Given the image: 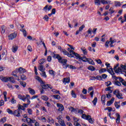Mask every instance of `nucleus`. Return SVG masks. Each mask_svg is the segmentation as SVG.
Wrapping results in <instances>:
<instances>
[{"label":"nucleus","mask_w":126,"mask_h":126,"mask_svg":"<svg viewBox=\"0 0 126 126\" xmlns=\"http://www.w3.org/2000/svg\"><path fill=\"white\" fill-rule=\"evenodd\" d=\"M18 110H22L23 111H25V107L24 106L21 105L20 104L18 105Z\"/></svg>","instance_id":"cd10ccee"},{"label":"nucleus","mask_w":126,"mask_h":126,"mask_svg":"<svg viewBox=\"0 0 126 126\" xmlns=\"http://www.w3.org/2000/svg\"><path fill=\"white\" fill-rule=\"evenodd\" d=\"M5 122H6V117H3L0 120V123H2V124H4Z\"/></svg>","instance_id":"79ce46f5"},{"label":"nucleus","mask_w":126,"mask_h":126,"mask_svg":"<svg viewBox=\"0 0 126 126\" xmlns=\"http://www.w3.org/2000/svg\"><path fill=\"white\" fill-rule=\"evenodd\" d=\"M81 50L82 51L84 55H87V50H86V48H85V47H81Z\"/></svg>","instance_id":"c85d7f7f"},{"label":"nucleus","mask_w":126,"mask_h":126,"mask_svg":"<svg viewBox=\"0 0 126 126\" xmlns=\"http://www.w3.org/2000/svg\"><path fill=\"white\" fill-rule=\"evenodd\" d=\"M111 89H112V87H108L105 89V91H109V93H112L113 91H112Z\"/></svg>","instance_id":"f704fd0d"},{"label":"nucleus","mask_w":126,"mask_h":126,"mask_svg":"<svg viewBox=\"0 0 126 126\" xmlns=\"http://www.w3.org/2000/svg\"><path fill=\"white\" fill-rule=\"evenodd\" d=\"M85 28V26L84 25H82L79 28V30L80 32H81V31H82V30H83V29Z\"/></svg>","instance_id":"5fc2aeb1"},{"label":"nucleus","mask_w":126,"mask_h":126,"mask_svg":"<svg viewBox=\"0 0 126 126\" xmlns=\"http://www.w3.org/2000/svg\"><path fill=\"white\" fill-rule=\"evenodd\" d=\"M88 121H89V123L91 124H93L94 123V119L91 118V117L88 119Z\"/></svg>","instance_id":"3c124183"},{"label":"nucleus","mask_w":126,"mask_h":126,"mask_svg":"<svg viewBox=\"0 0 126 126\" xmlns=\"http://www.w3.org/2000/svg\"><path fill=\"white\" fill-rule=\"evenodd\" d=\"M17 50H18V46L16 45L13 46V47L12 48V51L13 53H16L17 51Z\"/></svg>","instance_id":"5701e85b"},{"label":"nucleus","mask_w":126,"mask_h":126,"mask_svg":"<svg viewBox=\"0 0 126 126\" xmlns=\"http://www.w3.org/2000/svg\"><path fill=\"white\" fill-rule=\"evenodd\" d=\"M35 79L38 80L40 83V85L42 89H48V88H50V89H53V87L51 86L50 84H45V83L42 80V79L38 76H36Z\"/></svg>","instance_id":"7ed1b4c3"},{"label":"nucleus","mask_w":126,"mask_h":126,"mask_svg":"<svg viewBox=\"0 0 126 126\" xmlns=\"http://www.w3.org/2000/svg\"><path fill=\"white\" fill-rule=\"evenodd\" d=\"M51 97L54 98V99H56V100H60V99H61V96L59 94H52L51 95Z\"/></svg>","instance_id":"4be33fe9"},{"label":"nucleus","mask_w":126,"mask_h":126,"mask_svg":"<svg viewBox=\"0 0 126 126\" xmlns=\"http://www.w3.org/2000/svg\"><path fill=\"white\" fill-rule=\"evenodd\" d=\"M43 19H45V20L47 22L49 21V17L46 15L45 16H44V17H43Z\"/></svg>","instance_id":"0e129e2a"},{"label":"nucleus","mask_w":126,"mask_h":126,"mask_svg":"<svg viewBox=\"0 0 126 126\" xmlns=\"http://www.w3.org/2000/svg\"><path fill=\"white\" fill-rule=\"evenodd\" d=\"M69 111H71V113H76V109L73 108V107L70 106L68 107Z\"/></svg>","instance_id":"393cba45"},{"label":"nucleus","mask_w":126,"mask_h":126,"mask_svg":"<svg viewBox=\"0 0 126 126\" xmlns=\"http://www.w3.org/2000/svg\"><path fill=\"white\" fill-rule=\"evenodd\" d=\"M28 51H29V52H32L33 51V49H32V47L31 46V45H28L27 47Z\"/></svg>","instance_id":"8fccbe9b"},{"label":"nucleus","mask_w":126,"mask_h":126,"mask_svg":"<svg viewBox=\"0 0 126 126\" xmlns=\"http://www.w3.org/2000/svg\"><path fill=\"white\" fill-rule=\"evenodd\" d=\"M94 3L96 5H101V0H95Z\"/></svg>","instance_id":"e433bc0d"},{"label":"nucleus","mask_w":126,"mask_h":126,"mask_svg":"<svg viewBox=\"0 0 126 126\" xmlns=\"http://www.w3.org/2000/svg\"><path fill=\"white\" fill-rule=\"evenodd\" d=\"M116 116L117 117V118L116 119V124H120V122H121V116L118 113L116 114Z\"/></svg>","instance_id":"a211bd4d"},{"label":"nucleus","mask_w":126,"mask_h":126,"mask_svg":"<svg viewBox=\"0 0 126 126\" xmlns=\"http://www.w3.org/2000/svg\"><path fill=\"white\" fill-rule=\"evenodd\" d=\"M113 94L115 95L118 99H124L123 97V94L120 93V91H119V90H115L113 92Z\"/></svg>","instance_id":"20e7f679"},{"label":"nucleus","mask_w":126,"mask_h":126,"mask_svg":"<svg viewBox=\"0 0 126 126\" xmlns=\"http://www.w3.org/2000/svg\"><path fill=\"white\" fill-rule=\"evenodd\" d=\"M16 70L18 71L19 73H25L26 72V69L23 68V67H21L18 69H16Z\"/></svg>","instance_id":"4468645a"},{"label":"nucleus","mask_w":126,"mask_h":126,"mask_svg":"<svg viewBox=\"0 0 126 126\" xmlns=\"http://www.w3.org/2000/svg\"><path fill=\"white\" fill-rule=\"evenodd\" d=\"M38 69V70H40V71H44V66H43V65H39Z\"/></svg>","instance_id":"473e14b6"},{"label":"nucleus","mask_w":126,"mask_h":126,"mask_svg":"<svg viewBox=\"0 0 126 126\" xmlns=\"http://www.w3.org/2000/svg\"><path fill=\"white\" fill-rule=\"evenodd\" d=\"M49 72L50 74L52 75V76H55V75H56V73H55V71H54L53 70H49Z\"/></svg>","instance_id":"72a5a7b5"},{"label":"nucleus","mask_w":126,"mask_h":126,"mask_svg":"<svg viewBox=\"0 0 126 126\" xmlns=\"http://www.w3.org/2000/svg\"><path fill=\"white\" fill-rule=\"evenodd\" d=\"M109 11H110L109 12L110 14H113V13H114V12H115V11H114V10H113L112 7L110 8Z\"/></svg>","instance_id":"69168bd1"},{"label":"nucleus","mask_w":126,"mask_h":126,"mask_svg":"<svg viewBox=\"0 0 126 126\" xmlns=\"http://www.w3.org/2000/svg\"><path fill=\"white\" fill-rule=\"evenodd\" d=\"M32 112L33 111H32V109H31L30 108L28 109V113L29 115H32Z\"/></svg>","instance_id":"bf43d9fd"},{"label":"nucleus","mask_w":126,"mask_h":126,"mask_svg":"<svg viewBox=\"0 0 126 126\" xmlns=\"http://www.w3.org/2000/svg\"><path fill=\"white\" fill-rule=\"evenodd\" d=\"M17 73H18V71L17 70H16H16L15 71H14L12 72V74L14 76H15L16 77H18L17 76Z\"/></svg>","instance_id":"58836bf2"},{"label":"nucleus","mask_w":126,"mask_h":126,"mask_svg":"<svg viewBox=\"0 0 126 126\" xmlns=\"http://www.w3.org/2000/svg\"><path fill=\"white\" fill-rule=\"evenodd\" d=\"M54 57L58 59L59 63L63 64V68L66 69L69 66V64H67V60L63 59V58L59 54H54Z\"/></svg>","instance_id":"f257e3e1"},{"label":"nucleus","mask_w":126,"mask_h":126,"mask_svg":"<svg viewBox=\"0 0 126 126\" xmlns=\"http://www.w3.org/2000/svg\"><path fill=\"white\" fill-rule=\"evenodd\" d=\"M69 53H71L72 58H73V56H75V57L77 59H79V60L80 59L81 56H79V54L75 53L74 51H69Z\"/></svg>","instance_id":"9d476101"},{"label":"nucleus","mask_w":126,"mask_h":126,"mask_svg":"<svg viewBox=\"0 0 126 126\" xmlns=\"http://www.w3.org/2000/svg\"><path fill=\"white\" fill-rule=\"evenodd\" d=\"M110 42L114 44V43H116V42H117V40L116 39L113 40V38L111 37L110 38Z\"/></svg>","instance_id":"680f3d73"},{"label":"nucleus","mask_w":126,"mask_h":126,"mask_svg":"<svg viewBox=\"0 0 126 126\" xmlns=\"http://www.w3.org/2000/svg\"><path fill=\"white\" fill-rule=\"evenodd\" d=\"M6 27L5 26H2L1 27V34H4L5 33V29Z\"/></svg>","instance_id":"a878e982"},{"label":"nucleus","mask_w":126,"mask_h":126,"mask_svg":"<svg viewBox=\"0 0 126 126\" xmlns=\"http://www.w3.org/2000/svg\"><path fill=\"white\" fill-rule=\"evenodd\" d=\"M57 106L59 108L58 111L60 112H63V110H64V107H63V105L61 103H57Z\"/></svg>","instance_id":"f8f14e48"},{"label":"nucleus","mask_w":126,"mask_h":126,"mask_svg":"<svg viewBox=\"0 0 126 126\" xmlns=\"http://www.w3.org/2000/svg\"><path fill=\"white\" fill-rule=\"evenodd\" d=\"M115 85H117V86H121L122 85V84H121V82H120L119 81H116L115 82Z\"/></svg>","instance_id":"09e8293b"},{"label":"nucleus","mask_w":126,"mask_h":126,"mask_svg":"<svg viewBox=\"0 0 126 126\" xmlns=\"http://www.w3.org/2000/svg\"><path fill=\"white\" fill-rule=\"evenodd\" d=\"M88 70H91L92 71H94L96 70V68L94 66L91 65L88 67Z\"/></svg>","instance_id":"7c9ffc66"},{"label":"nucleus","mask_w":126,"mask_h":126,"mask_svg":"<svg viewBox=\"0 0 126 126\" xmlns=\"http://www.w3.org/2000/svg\"><path fill=\"white\" fill-rule=\"evenodd\" d=\"M21 80H26V79H27V77H26L25 75L22 74L21 76Z\"/></svg>","instance_id":"a19ab883"},{"label":"nucleus","mask_w":126,"mask_h":126,"mask_svg":"<svg viewBox=\"0 0 126 126\" xmlns=\"http://www.w3.org/2000/svg\"><path fill=\"white\" fill-rule=\"evenodd\" d=\"M78 114H80V115H83V113H84V111L81 109H79L77 111Z\"/></svg>","instance_id":"6e6d98bb"},{"label":"nucleus","mask_w":126,"mask_h":126,"mask_svg":"<svg viewBox=\"0 0 126 126\" xmlns=\"http://www.w3.org/2000/svg\"><path fill=\"white\" fill-rule=\"evenodd\" d=\"M18 98L19 99H20V100H22L24 102H25L26 101V99H30V95L29 94H27L26 96L25 95H22L21 94H19L18 95Z\"/></svg>","instance_id":"39448f33"},{"label":"nucleus","mask_w":126,"mask_h":126,"mask_svg":"<svg viewBox=\"0 0 126 126\" xmlns=\"http://www.w3.org/2000/svg\"><path fill=\"white\" fill-rule=\"evenodd\" d=\"M107 69L106 68H102L99 70V73H103V72H106Z\"/></svg>","instance_id":"a18cd8bd"},{"label":"nucleus","mask_w":126,"mask_h":126,"mask_svg":"<svg viewBox=\"0 0 126 126\" xmlns=\"http://www.w3.org/2000/svg\"><path fill=\"white\" fill-rule=\"evenodd\" d=\"M114 101H115V98H112L110 101L107 102V103L106 104V106L107 107L111 106V105H112V104H113L114 103Z\"/></svg>","instance_id":"6ab92c4d"},{"label":"nucleus","mask_w":126,"mask_h":126,"mask_svg":"<svg viewBox=\"0 0 126 126\" xmlns=\"http://www.w3.org/2000/svg\"><path fill=\"white\" fill-rule=\"evenodd\" d=\"M71 95L73 97V98H76V94H75L74 91H71Z\"/></svg>","instance_id":"c03bdc74"},{"label":"nucleus","mask_w":126,"mask_h":126,"mask_svg":"<svg viewBox=\"0 0 126 126\" xmlns=\"http://www.w3.org/2000/svg\"><path fill=\"white\" fill-rule=\"evenodd\" d=\"M91 91H92V92L90 93V94L91 95V98H93V94H94V91H93V88L92 87L89 88L88 91V93H89Z\"/></svg>","instance_id":"f3484780"},{"label":"nucleus","mask_w":126,"mask_h":126,"mask_svg":"<svg viewBox=\"0 0 126 126\" xmlns=\"http://www.w3.org/2000/svg\"><path fill=\"white\" fill-rule=\"evenodd\" d=\"M47 119V123H49V124H55V120H54V119L52 118V117L48 116Z\"/></svg>","instance_id":"2eb2a0df"},{"label":"nucleus","mask_w":126,"mask_h":126,"mask_svg":"<svg viewBox=\"0 0 126 126\" xmlns=\"http://www.w3.org/2000/svg\"><path fill=\"white\" fill-rule=\"evenodd\" d=\"M29 90L30 94H31L32 95H34L35 94V90H34L33 89H31V88H29Z\"/></svg>","instance_id":"c756f323"},{"label":"nucleus","mask_w":126,"mask_h":126,"mask_svg":"<svg viewBox=\"0 0 126 126\" xmlns=\"http://www.w3.org/2000/svg\"><path fill=\"white\" fill-rule=\"evenodd\" d=\"M13 115H14V116H15L16 117H18L21 116L20 115V112H19V110L18 109L15 110L13 112Z\"/></svg>","instance_id":"dca6fc26"},{"label":"nucleus","mask_w":126,"mask_h":126,"mask_svg":"<svg viewBox=\"0 0 126 126\" xmlns=\"http://www.w3.org/2000/svg\"><path fill=\"white\" fill-rule=\"evenodd\" d=\"M0 79L3 82H7V81H9V80H10V79H11V77L6 78L5 77H3V76L0 75Z\"/></svg>","instance_id":"9b49d317"},{"label":"nucleus","mask_w":126,"mask_h":126,"mask_svg":"<svg viewBox=\"0 0 126 126\" xmlns=\"http://www.w3.org/2000/svg\"><path fill=\"white\" fill-rule=\"evenodd\" d=\"M17 36V32H14L13 33H11L9 35H8V40H13L15 38H16Z\"/></svg>","instance_id":"0eeeda50"},{"label":"nucleus","mask_w":126,"mask_h":126,"mask_svg":"<svg viewBox=\"0 0 126 126\" xmlns=\"http://www.w3.org/2000/svg\"><path fill=\"white\" fill-rule=\"evenodd\" d=\"M41 122H43V123H46V122H47V119H46V118L43 116H41Z\"/></svg>","instance_id":"de8ad7c7"},{"label":"nucleus","mask_w":126,"mask_h":126,"mask_svg":"<svg viewBox=\"0 0 126 126\" xmlns=\"http://www.w3.org/2000/svg\"><path fill=\"white\" fill-rule=\"evenodd\" d=\"M112 85V83L111 82V81H108L105 82V85H106V86H107V87L108 86H110V85Z\"/></svg>","instance_id":"052dcab7"},{"label":"nucleus","mask_w":126,"mask_h":126,"mask_svg":"<svg viewBox=\"0 0 126 126\" xmlns=\"http://www.w3.org/2000/svg\"><path fill=\"white\" fill-rule=\"evenodd\" d=\"M90 80H95L96 79L97 80H102V76H91L90 78Z\"/></svg>","instance_id":"ddd939ff"},{"label":"nucleus","mask_w":126,"mask_h":126,"mask_svg":"<svg viewBox=\"0 0 126 126\" xmlns=\"http://www.w3.org/2000/svg\"><path fill=\"white\" fill-rule=\"evenodd\" d=\"M41 75L43 76V77H47V75L46 74V72L45 71H42V73L41 74Z\"/></svg>","instance_id":"4d7b16f0"},{"label":"nucleus","mask_w":126,"mask_h":126,"mask_svg":"<svg viewBox=\"0 0 126 126\" xmlns=\"http://www.w3.org/2000/svg\"><path fill=\"white\" fill-rule=\"evenodd\" d=\"M20 84L23 86V87H26V83L25 82H20Z\"/></svg>","instance_id":"13d9d810"},{"label":"nucleus","mask_w":126,"mask_h":126,"mask_svg":"<svg viewBox=\"0 0 126 126\" xmlns=\"http://www.w3.org/2000/svg\"><path fill=\"white\" fill-rule=\"evenodd\" d=\"M114 105H115V108H116V109H119V108H120V107H121V105L118 104V102H115L114 103Z\"/></svg>","instance_id":"603ef678"},{"label":"nucleus","mask_w":126,"mask_h":126,"mask_svg":"<svg viewBox=\"0 0 126 126\" xmlns=\"http://www.w3.org/2000/svg\"><path fill=\"white\" fill-rule=\"evenodd\" d=\"M124 18L125 20H122L121 23H124V22H126V14H125L124 15Z\"/></svg>","instance_id":"774afa93"},{"label":"nucleus","mask_w":126,"mask_h":126,"mask_svg":"<svg viewBox=\"0 0 126 126\" xmlns=\"http://www.w3.org/2000/svg\"><path fill=\"white\" fill-rule=\"evenodd\" d=\"M61 53H63V55H65V56H67L68 58H72V56H71V53H68L67 51L65 50V49H63L61 50Z\"/></svg>","instance_id":"1a4fd4ad"},{"label":"nucleus","mask_w":126,"mask_h":126,"mask_svg":"<svg viewBox=\"0 0 126 126\" xmlns=\"http://www.w3.org/2000/svg\"><path fill=\"white\" fill-rule=\"evenodd\" d=\"M97 100L98 98H97V97H94V99L92 101V103H93L94 106H96Z\"/></svg>","instance_id":"37998d69"},{"label":"nucleus","mask_w":126,"mask_h":126,"mask_svg":"<svg viewBox=\"0 0 126 126\" xmlns=\"http://www.w3.org/2000/svg\"><path fill=\"white\" fill-rule=\"evenodd\" d=\"M21 31H22V32H23L24 37H26V36H27V33L26 32V30H21Z\"/></svg>","instance_id":"864d4df0"},{"label":"nucleus","mask_w":126,"mask_h":126,"mask_svg":"<svg viewBox=\"0 0 126 126\" xmlns=\"http://www.w3.org/2000/svg\"><path fill=\"white\" fill-rule=\"evenodd\" d=\"M95 62H96V63H98V64H102V61L100 59H98L97 60H96Z\"/></svg>","instance_id":"338daca9"},{"label":"nucleus","mask_w":126,"mask_h":126,"mask_svg":"<svg viewBox=\"0 0 126 126\" xmlns=\"http://www.w3.org/2000/svg\"><path fill=\"white\" fill-rule=\"evenodd\" d=\"M45 62H46V60L43 59L38 61L39 64H43V63H44Z\"/></svg>","instance_id":"ea45409f"},{"label":"nucleus","mask_w":126,"mask_h":126,"mask_svg":"<svg viewBox=\"0 0 126 126\" xmlns=\"http://www.w3.org/2000/svg\"><path fill=\"white\" fill-rule=\"evenodd\" d=\"M87 59H88V58H87L85 57H81L80 58V60H81L84 63H86V62H87Z\"/></svg>","instance_id":"4c0bfd02"},{"label":"nucleus","mask_w":126,"mask_h":126,"mask_svg":"<svg viewBox=\"0 0 126 126\" xmlns=\"http://www.w3.org/2000/svg\"><path fill=\"white\" fill-rule=\"evenodd\" d=\"M41 99H42V100H44V101H48L49 100V97L46 95H42L41 96Z\"/></svg>","instance_id":"c9c22d12"},{"label":"nucleus","mask_w":126,"mask_h":126,"mask_svg":"<svg viewBox=\"0 0 126 126\" xmlns=\"http://www.w3.org/2000/svg\"><path fill=\"white\" fill-rule=\"evenodd\" d=\"M101 101L102 104H104V105H105V103H106V95L105 94L102 95Z\"/></svg>","instance_id":"b1692460"},{"label":"nucleus","mask_w":126,"mask_h":126,"mask_svg":"<svg viewBox=\"0 0 126 126\" xmlns=\"http://www.w3.org/2000/svg\"><path fill=\"white\" fill-rule=\"evenodd\" d=\"M82 118L88 121V120H89L91 118V116L90 115H86V114H82Z\"/></svg>","instance_id":"412c9836"},{"label":"nucleus","mask_w":126,"mask_h":126,"mask_svg":"<svg viewBox=\"0 0 126 126\" xmlns=\"http://www.w3.org/2000/svg\"><path fill=\"white\" fill-rule=\"evenodd\" d=\"M51 91L52 92H53L54 94H61L60 91H57L55 89H52Z\"/></svg>","instance_id":"2f4dec72"},{"label":"nucleus","mask_w":126,"mask_h":126,"mask_svg":"<svg viewBox=\"0 0 126 126\" xmlns=\"http://www.w3.org/2000/svg\"><path fill=\"white\" fill-rule=\"evenodd\" d=\"M31 121H32V119L31 118H27L26 119V122L28 123V124H31Z\"/></svg>","instance_id":"e2e57ef3"},{"label":"nucleus","mask_w":126,"mask_h":126,"mask_svg":"<svg viewBox=\"0 0 126 126\" xmlns=\"http://www.w3.org/2000/svg\"><path fill=\"white\" fill-rule=\"evenodd\" d=\"M70 81V79L69 78V77H67V78H64L63 79V83H64V84H65L66 83H69Z\"/></svg>","instance_id":"aec40b11"},{"label":"nucleus","mask_w":126,"mask_h":126,"mask_svg":"<svg viewBox=\"0 0 126 126\" xmlns=\"http://www.w3.org/2000/svg\"><path fill=\"white\" fill-rule=\"evenodd\" d=\"M108 72L112 75L113 79H115V80H118V79L119 81L122 83L123 85L126 87V82L125 81V80L122 78V77L116 76L115 75V73L114 72V71H113L112 68H110L109 69H108Z\"/></svg>","instance_id":"f03ea898"},{"label":"nucleus","mask_w":126,"mask_h":126,"mask_svg":"<svg viewBox=\"0 0 126 126\" xmlns=\"http://www.w3.org/2000/svg\"><path fill=\"white\" fill-rule=\"evenodd\" d=\"M87 32H88V34H90L91 35V34H92V32H93V34L95 35L97 32V28L93 29V31H92V29L89 28Z\"/></svg>","instance_id":"6e6552de"},{"label":"nucleus","mask_w":126,"mask_h":126,"mask_svg":"<svg viewBox=\"0 0 126 126\" xmlns=\"http://www.w3.org/2000/svg\"><path fill=\"white\" fill-rule=\"evenodd\" d=\"M119 64L117 63L114 66L113 69L116 73H120L122 71V68L119 67Z\"/></svg>","instance_id":"423d86ee"},{"label":"nucleus","mask_w":126,"mask_h":126,"mask_svg":"<svg viewBox=\"0 0 126 126\" xmlns=\"http://www.w3.org/2000/svg\"><path fill=\"white\" fill-rule=\"evenodd\" d=\"M58 123L60 124V126H65V123H64V121L63 120H61L60 121H58Z\"/></svg>","instance_id":"bb28decb"},{"label":"nucleus","mask_w":126,"mask_h":126,"mask_svg":"<svg viewBox=\"0 0 126 126\" xmlns=\"http://www.w3.org/2000/svg\"><path fill=\"white\" fill-rule=\"evenodd\" d=\"M7 112L10 115H13V111L12 110H10V109H9V108H8L7 109Z\"/></svg>","instance_id":"49530a36"}]
</instances>
